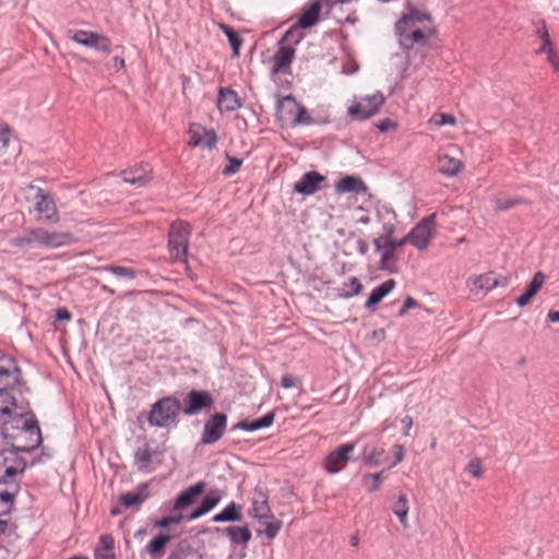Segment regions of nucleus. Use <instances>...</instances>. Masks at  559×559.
Returning a JSON list of instances; mask_svg holds the SVG:
<instances>
[{
  "label": "nucleus",
  "mask_w": 559,
  "mask_h": 559,
  "mask_svg": "<svg viewBox=\"0 0 559 559\" xmlns=\"http://www.w3.org/2000/svg\"><path fill=\"white\" fill-rule=\"evenodd\" d=\"M180 411L181 404L177 397L165 396L152 405L147 421L153 427L166 428L177 423Z\"/></svg>",
  "instance_id": "nucleus-1"
},
{
  "label": "nucleus",
  "mask_w": 559,
  "mask_h": 559,
  "mask_svg": "<svg viewBox=\"0 0 559 559\" xmlns=\"http://www.w3.org/2000/svg\"><path fill=\"white\" fill-rule=\"evenodd\" d=\"M191 226L182 221L171 223L168 233V250L173 261H187Z\"/></svg>",
  "instance_id": "nucleus-2"
},
{
  "label": "nucleus",
  "mask_w": 559,
  "mask_h": 559,
  "mask_svg": "<svg viewBox=\"0 0 559 559\" xmlns=\"http://www.w3.org/2000/svg\"><path fill=\"white\" fill-rule=\"evenodd\" d=\"M26 462L23 457L15 459L14 466H5L4 473L0 475V485H7L8 489L0 491V500L12 506L20 491V483L14 479L16 475L24 473Z\"/></svg>",
  "instance_id": "nucleus-3"
},
{
  "label": "nucleus",
  "mask_w": 559,
  "mask_h": 559,
  "mask_svg": "<svg viewBox=\"0 0 559 559\" xmlns=\"http://www.w3.org/2000/svg\"><path fill=\"white\" fill-rule=\"evenodd\" d=\"M385 102V96L381 92L360 97V99L348 107L347 114L355 120H366L377 115Z\"/></svg>",
  "instance_id": "nucleus-4"
},
{
  "label": "nucleus",
  "mask_w": 559,
  "mask_h": 559,
  "mask_svg": "<svg viewBox=\"0 0 559 559\" xmlns=\"http://www.w3.org/2000/svg\"><path fill=\"white\" fill-rule=\"evenodd\" d=\"M395 33L399 38L401 47L406 51L412 49L415 45L425 46L429 37L435 34V28L429 27L426 31L415 25H405L399 28V23L395 24Z\"/></svg>",
  "instance_id": "nucleus-5"
},
{
  "label": "nucleus",
  "mask_w": 559,
  "mask_h": 559,
  "mask_svg": "<svg viewBox=\"0 0 559 559\" xmlns=\"http://www.w3.org/2000/svg\"><path fill=\"white\" fill-rule=\"evenodd\" d=\"M227 415L222 412L212 414L204 423L200 443L211 445L222 439L227 429Z\"/></svg>",
  "instance_id": "nucleus-6"
},
{
  "label": "nucleus",
  "mask_w": 559,
  "mask_h": 559,
  "mask_svg": "<svg viewBox=\"0 0 559 559\" xmlns=\"http://www.w3.org/2000/svg\"><path fill=\"white\" fill-rule=\"evenodd\" d=\"M435 227L436 214L432 213L424 217L411 229V231L407 234L409 243H412L420 251L425 250L429 246V242L433 236Z\"/></svg>",
  "instance_id": "nucleus-7"
},
{
  "label": "nucleus",
  "mask_w": 559,
  "mask_h": 559,
  "mask_svg": "<svg viewBox=\"0 0 559 559\" xmlns=\"http://www.w3.org/2000/svg\"><path fill=\"white\" fill-rule=\"evenodd\" d=\"M34 245L45 248H58L70 245L74 241L73 234L69 231H48L44 228L31 229Z\"/></svg>",
  "instance_id": "nucleus-8"
},
{
  "label": "nucleus",
  "mask_w": 559,
  "mask_h": 559,
  "mask_svg": "<svg viewBox=\"0 0 559 559\" xmlns=\"http://www.w3.org/2000/svg\"><path fill=\"white\" fill-rule=\"evenodd\" d=\"M214 399L209 391L191 390L186 399L185 406L181 408L185 415L191 416L204 409L212 408Z\"/></svg>",
  "instance_id": "nucleus-9"
},
{
  "label": "nucleus",
  "mask_w": 559,
  "mask_h": 559,
  "mask_svg": "<svg viewBox=\"0 0 559 559\" xmlns=\"http://www.w3.org/2000/svg\"><path fill=\"white\" fill-rule=\"evenodd\" d=\"M21 369L15 359L0 350V390L12 388L19 382Z\"/></svg>",
  "instance_id": "nucleus-10"
},
{
  "label": "nucleus",
  "mask_w": 559,
  "mask_h": 559,
  "mask_svg": "<svg viewBox=\"0 0 559 559\" xmlns=\"http://www.w3.org/2000/svg\"><path fill=\"white\" fill-rule=\"evenodd\" d=\"M326 182V177L316 170L304 174L294 185V191L301 195H312L321 191Z\"/></svg>",
  "instance_id": "nucleus-11"
},
{
  "label": "nucleus",
  "mask_w": 559,
  "mask_h": 559,
  "mask_svg": "<svg viewBox=\"0 0 559 559\" xmlns=\"http://www.w3.org/2000/svg\"><path fill=\"white\" fill-rule=\"evenodd\" d=\"M23 421V431L29 436L32 443L24 445H15L14 449L17 452L31 453L43 442L41 431L38 425V420L33 412L26 413Z\"/></svg>",
  "instance_id": "nucleus-12"
},
{
  "label": "nucleus",
  "mask_w": 559,
  "mask_h": 559,
  "mask_svg": "<svg viewBox=\"0 0 559 559\" xmlns=\"http://www.w3.org/2000/svg\"><path fill=\"white\" fill-rule=\"evenodd\" d=\"M35 210L44 215V221L47 223H58L59 213L56 202L51 194L41 188H36L35 195Z\"/></svg>",
  "instance_id": "nucleus-13"
},
{
  "label": "nucleus",
  "mask_w": 559,
  "mask_h": 559,
  "mask_svg": "<svg viewBox=\"0 0 559 559\" xmlns=\"http://www.w3.org/2000/svg\"><path fill=\"white\" fill-rule=\"evenodd\" d=\"M249 514L258 521L269 520L273 518L269 504V491L260 486L255 487L252 493L251 508Z\"/></svg>",
  "instance_id": "nucleus-14"
},
{
  "label": "nucleus",
  "mask_w": 559,
  "mask_h": 559,
  "mask_svg": "<svg viewBox=\"0 0 559 559\" xmlns=\"http://www.w3.org/2000/svg\"><path fill=\"white\" fill-rule=\"evenodd\" d=\"M353 443H344L330 452L325 459V469L331 474L342 471L349 461V453L354 451Z\"/></svg>",
  "instance_id": "nucleus-15"
},
{
  "label": "nucleus",
  "mask_w": 559,
  "mask_h": 559,
  "mask_svg": "<svg viewBox=\"0 0 559 559\" xmlns=\"http://www.w3.org/2000/svg\"><path fill=\"white\" fill-rule=\"evenodd\" d=\"M205 490V483L198 481L197 484L189 486L183 491H181L176 498L173 509L177 511H181L192 506L195 502V499L202 495Z\"/></svg>",
  "instance_id": "nucleus-16"
},
{
  "label": "nucleus",
  "mask_w": 559,
  "mask_h": 559,
  "mask_svg": "<svg viewBox=\"0 0 559 559\" xmlns=\"http://www.w3.org/2000/svg\"><path fill=\"white\" fill-rule=\"evenodd\" d=\"M285 105H292V109L289 110L290 114H293L294 109L297 110L296 115L294 116L292 123L294 126L299 124H310L312 122V118L309 115L307 108L302 106L301 104L297 103L294 96L287 95L284 96L278 103L277 108L283 109Z\"/></svg>",
  "instance_id": "nucleus-17"
},
{
  "label": "nucleus",
  "mask_w": 559,
  "mask_h": 559,
  "mask_svg": "<svg viewBox=\"0 0 559 559\" xmlns=\"http://www.w3.org/2000/svg\"><path fill=\"white\" fill-rule=\"evenodd\" d=\"M152 168L148 164H141L134 168L127 169L121 173L124 182L143 187L151 181Z\"/></svg>",
  "instance_id": "nucleus-18"
},
{
  "label": "nucleus",
  "mask_w": 559,
  "mask_h": 559,
  "mask_svg": "<svg viewBox=\"0 0 559 559\" xmlns=\"http://www.w3.org/2000/svg\"><path fill=\"white\" fill-rule=\"evenodd\" d=\"M373 246L376 251L381 253L380 269L388 271L389 273H396L397 266L395 250L386 245L385 241L382 242V239H373Z\"/></svg>",
  "instance_id": "nucleus-19"
},
{
  "label": "nucleus",
  "mask_w": 559,
  "mask_h": 559,
  "mask_svg": "<svg viewBox=\"0 0 559 559\" xmlns=\"http://www.w3.org/2000/svg\"><path fill=\"white\" fill-rule=\"evenodd\" d=\"M295 57V48L292 45L281 46L273 57V73H285Z\"/></svg>",
  "instance_id": "nucleus-20"
},
{
  "label": "nucleus",
  "mask_w": 559,
  "mask_h": 559,
  "mask_svg": "<svg viewBox=\"0 0 559 559\" xmlns=\"http://www.w3.org/2000/svg\"><path fill=\"white\" fill-rule=\"evenodd\" d=\"M325 7L324 0H316L301 12L298 19V26L309 28L316 25L320 19L321 9Z\"/></svg>",
  "instance_id": "nucleus-21"
},
{
  "label": "nucleus",
  "mask_w": 559,
  "mask_h": 559,
  "mask_svg": "<svg viewBox=\"0 0 559 559\" xmlns=\"http://www.w3.org/2000/svg\"><path fill=\"white\" fill-rule=\"evenodd\" d=\"M338 193H366L368 188L358 176H345L335 186Z\"/></svg>",
  "instance_id": "nucleus-22"
},
{
  "label": "nucleus",
  "mask_w": 559,
  "mask_h": 559,
  "mask_svg": "<svg viewBox=\"0 0 559 559\" xmlns=\"http://www.w3.org/2000/svg\"><path fill=\"white\" fill-rule=\"evenodd\" d=\"M546 280V275L538 271L534 274L532 281L525 288V292L518 297L516 305L519 307H524L528 305L532 299L535 297V295L538 293V290L542 288L544 282Z\"/></svg>",
  "instance_id": "nucleus-23"
},
{
  "label": "nucleus",
  "mask_w": 559,
  "mask_h": 559,
  "mask_svg": "<svg viewBox=\"0 0 559 559\" xmlns=\"http://www.w3.org/2000/svg\"><path fill=\"white\" fill-rule=\"evenodd\" d=\"M150 496L147 484H140L135 491L122 493L119 501L124 508H132L141 506Z\"/></svg>",
  "instance_id": "nucleus-24"
},
{
  "label": "nucleus",
  "mask_w": 559,
  "mask_h": 559,
  "mask_svg": "<svg viewBox=\"0 0 559 559\" xmlns=\"http://www.w3.org/2000/svg\"><path fill=\"white\" fill-rule=\"evenodd\" d=\"M217 106L219 110L234 111L242 106L237 93L229 87H221L218 92Z\"/></svg>",
  "instance_id": "nucleus-25"
},
{
  "label": "nucleus",
  "mask_w": 559,
  "mask_h": 559,
  "mask_svg": "<svg viewBox=\"0 0 559 559\" xmlns=\"http://www.w3.org/2000/svg\"><path fill=\"white\" fill-rule=\"evenodd\" d=\"M156 453L148 442L138 448L134 452V463L140 472H152L153 456Z\"/></svg>",
  "instance_id": "nucleus-26"
},
{
  "label": "nucleus",
  "mask_w": 559,
  "mask_h": 559,
  "mask_svg": "<svg viewBox=\"0 0 559 559\" xmlns=\"http://www.w3.org/2000/svg\"><path fill=\"white\" fill-rule=\"evenodd\" d=\"M275 419V413L269 412L263 417L254 419V420H240L239 423L235 424L230 429L237 430L241 429L245 431H255L262 428L270 427Z\"/></svg>",
  "instance_id": "nucleus-27"
},
{
  "label": "nucleus",
  "mask_w": 559,
  "mask_h": 559,
  "mask_svg": "<svg viewBox=\"0 0 559 559\" xmlns=\"http://www.w3.org/2000/svg\"><path fill=\"white\" fill-rule=\"evenodd\" d=\"M395 287V281L393 278L386 280L379 286L374 287L366 300L365 307L369 310H373L374 307Z\"/></svg>",
  "instance_id": "nucleus-28"
},
{
  "label": "nucleus",
  "mask_w": 559,
  "mask_h": 559,
  "mask_svg": "<svg viewBox=\"0 0 559 559\" xmlns=\"http://www.w3.org/2000/svg\"><path fill=\"white\" fill-rule=\"evenodd\" d=\"M473 284L477 289L489 292L498 286L506 287L508 285V278H499L493 272H488L476 276Z\"/></svg>",
  "instance_id": "nucleus-29"
},
{
  "label": "nucleus",
  "mask_w": 559,
  "mask_h": 559,
  "mask_svg": "<svg viewBox=\"0 0 559 559\" xmlns=\"http://www.w3.org/2000/svg\"><path fill=\"white\" fill-rule=\"evenodd\" d=\"M241 510L242 506L237 504L236 502H230L219 513L215 514L212 518V521L215 523L240 522L242 521Z\"/></svg>",
  "instance_id": "nucleus-30"
},
{
  "label": "nucleus",
  "mask_w": 559,
  "mask_h": 559,
  "mask_svg": "<svg viewBox=\"0 0 559 559\" xmlns=\"http://www.w3.org/2000/svg\"><path fill=\"white\" fill-rule=\"evenodd\" d=\"M223 533L229 537L231 545L235 546H246L252 537L248 526H228L223 530Z\"/></svg>",
  "instance_id": "nucleus-31"
},
{
  "label": "nucleus",
  "mask_w": 559,
  "mask_h": 559,
  "mask_svg": "<svg viewBox=\"0 0 559 559\" xmlns=\"http://www.w3.org/2000/svg\"><path fill=\"white\" fill-rule=\"evenodd\" d=\"M462 166L463 164L460 159L450 157L449 155L440 156L438 160L439 171L447 177L456 176L461 171Z\"/></svg>",
  "instance_id": "nucleus-32"
},
{
  "label": "nucleus",
  "mask_w": 559,
  "mask_h": 559,
  "mask_svg": "<svg viewBox=\"0 0 559 559\" xmlns=\"http://www.w3.org/2000/svg\"><path fill=\"white\" fill-rule=\"evenodd\" d=\"M98 35V33L85 29L68 31V37L71 40L87 48H93Z\"/></svg>",
  "instance_id": "nucleus-33"
},
{
  "label": "nucleus",
  "mask_w": 559,
  "mask_h": 559,
  "mask_svg": "<svg viewBox=\"0 0 559 559\" xmlns=\"http://www.w3.org/2000/svg\"><path fill=\"white\" fill-rule=\"evenodd\" d=\"M262 528L258 530L259 535H264L269 540L274 539L282 528V521L277 520L274 515L269 520L259 521Z\"/></svg>",
  "instance_id": "nucleus-34"
},
{
  "label": "nucleus",
  "mask_w": 559,
  "mask_h": 559,
  "mask_svg": "<svg viewBox=\"0 0 559 559\" xmlns=\"http://www.w3.org/2000/svg\"><path fill=\"white\" fill-rule=\"evenodd\" d=\"M424 21L430 22V15L417 9H412L407 14L403 15L396 23H399V28H402L405 25L418 26V24L423 23Z\"/></svg>",
  "instance_id": "nucleus-35"
},
{
  "label": "nucleus",
  "mask_w": 559,
  "mask_h": 559,
  "mask_svg": "<svg viewBox=\"0 0 559 559\" xmlns=\"http://www.w3.org/2000/svg\"><path fill=\"white\" fill-rule=\"evenodd\" d=\"M392 511L399 518L401 525L407 528L408 500L406 495L401 493L399 496V499L392 504Z\"/></svg>",
  "instance_id": "nucleus-36"
},
{
  "label": "nucleus",
  "mask_w": 559,
  "mask_h": 559,
  "mask_svg": "<svg viewBox=\"0 0 559 559\" xmlns=\"http://www.w3.org/2000/svg\"><path fill=\"white\" fill-rule=\"evenodd\" d=\"M219 28L228 38V41L233 48V57H239L240 48L243 43L242 37L227 24H219Z\"/></svg>",
  "instance_id": "nucleus-37"
},
{
  "label": "nucleus",
  "mask_w": 559,
  "mask_h": 559,
  "mask_svg": "<svg viewBox=\"0 0 559 559\" xmlns=\"http://www.w3.org/2000/svg\"><path fill=\"white\" fill-rule=\"evenodd\" d=\"M102 270L105 272H109V273L116 275L117 277H122L126 280H134L138 277V275L140 273L139 271H136L132 267H127V266H121V265H116V264L105 265L102 267Z\"/></svg>",
  "instance_id": "nucleus-38"
},
{
  "label": "nucleus",
  "mask_w": 559,
  "mask_h": 559,
  "mask_svg": "<svg viewBox=\"0 0 559 559\" xmlns=\"http://www.w3.org/2000/svg\"><path fill=\"white\" fill-rule=\"evenodd\" d=\"M169 540L170 536L159 534L150 542V544L146 547V550L151 556H158L164 551Z\"/></svg>",
  "instance_id": "nucleus-39"
},
{
  "label": "nucleus",
  "mask_w": 559,
  "mask_h": 559,
  "mask_svg": "<svg viewBox=\"0 0 559 559\" xmlns=\"http://www.w3.org/2000/svg\"><path fill=\"white\" fill-rule=\"evenodd\" d=\"M223 498V492L222 490L217 489V488H212L210 489L206 495L203 497L202 501H201V506L207 511L210 512L212 509H214L218 503L219 501L222 500Z\"/></svg>",
  "instance_id": "nucleus-40"
},
{
  "label": "nucleus",
  "mask_w": 559,
  "mask_h": 559,
  "mask_svg": "<svg viewBox=\"0 0 559 559\" xmlns=\"http://www.w3.org/2000/svg\"><path fill=\"white\" fill-rule=\"evenodd\" d=\"M528 204V201L523 198H512V199H496L495 200V209L496 211H509L518 205Z\"/></svg>",
  "instance_id": "nucleus-41"
},
{
  "label": "nucleus",
  "mask_w": 559,
  "mask_h": 559,
  "mask_svg": "<svg viewBox=\"0 0 559 559\" xmlns=\"http://www.w3.org/2000/svg\"><path fill=\"white\" fill-rule=\"evenodd\" d=\"M302 27L298 26V23L294 24L289 29H287L282 38V41H286L287 45H297L304 38V34L301 33Z\"/></svg>",
  "instance_id": "nucleus-42"
},
{
  "label": "nucleus",
  "mask_w": 559,
  "mask_h": 559,
  "mask_svg": "<svg viewBox=\"0 0 559 559\" xmlns=\"http://www.w3.org/2000/svg\"><path fill=\"white\" fill-rule=\"evenodd\" d=\"M382 454V449L373 448L370 451H368L367 447H365L362 461L366 465L378 466L381 463Z\"/></svg>",
  "instance_id": "nucleus-43"
},
{
  "label": "nucleus",
  "mask_w": 559,
  "mask_h": 559,
  "mask_svg": "<svg viewBox=\"0 0 559 559\" xmlns=\"http://www.w3.org/2000/svg\"><path fill=\"white\" fill-rule=\"evenodd\" d=\"M381 479L382 472H379L374 474L365 475L362 481L369 492H374L380 488Z\"/></svg>",
  "instance_id": "nucleus-44"
},
{
  "label": "nucleus",
  "mask_w": 559,
  "mask_h": 559,
  "mask_svg": "<svg viewBox=\"0 0 559 559\" xmlns=\"http://www.w3.org/2000/svg\"><path fill=\"white\" fill-rule=\"evenodd\" d=\"M349 290H346V292H341L338 295L343 298H350V297H354L356 295H358L361 289H362V284L359 282V280L355 276H352L349 278Z\"/></svg>",
  "instance_id": "nucleus-45"
},
{
  "label": "nucleus",
  "mask_w": 559,
  "mask_h": 559,
  "mask_svg": "<svg viewBox=\"0 0 559 559\" xmlns=\"http://www.w3.org/2000/svg\"><path fill=\"white\" fill-rule=\"evenodd\" d=\"M466 471L471 474L472 477L480 478L484 472L481 460L479 457L472 459L466 466Z\"/></svg>",
  "instance_id": "nucleus-46"
},
{
  "label": "nucleus",
  "mask_w": 559,
  "mask_h": 559,
  "mask_svg": "<svg viewBox=\"0 0 559 559\" xmlns=\"http://www.w3.org/2000/svg\"><path fill=\"white\" fill-rule=\"evenodd\" d=\"M93 49L109 55L111 52V40L107 36L99 34Z\"/></svg>",
  "instance_id": "nucleus-47"
},
{
  "label": "nucleus",
  "mask_w": 559,
  "mask_h": 559,
  "mask_svg": "<svg viewBox=\"0 0 559 559\" xmlns=\"http://www.w3.org/2000/svg\"><path fill=\"white\" fill-rule=\"evenodd\" d=\"M241 165H242V159L228 156V165H226L223 168L222 173L224 176L234 175L240 169Z\"/></svg>",
  "instance_id": "nucleus-48"
},
{
  "label": "nucleus",
  "mask_w": 559,
  "mask_h": 559,
  "mask_svg": "<svg viewBox=\"0 0 559 559\" xmlns=\"http://www.w3.org/2000/svg\"><path fill=\"white\" fill-rule=\"evenodd\" d=\"M183 520L181 514L168 515L156 521L155 526L159 528H167L169 525L179 524Z\"/></svg>",
  "instance_id": "nucleus-49"
},
{
  "label": "nucleus",
  "mask_w": 559,
  "mask_h": 559,
  "mask_svg": "<svg viewBox=\"0 0 559 559\" xmlns=\"http://www.w3.org/2000/svg\"><path fill=\"white\" fill-rule=\"evenodd\" d=\"M431 122L435 123L437 127H441L444 124L454 126L456 123V120L452 115L441 112V114L435 115L431 118Z\"/></svg>",
  "instance_id": "nucleus-50"
},
{
  "label": "nucleus",
  "mask_w": 559,
  "mask_h": 559,
  "mask_svg": "<svg viewBox=\"0 0 559 559\" xmlns=\"http://www.w3.org/2000/svg\"><path fill=\"white\" fill-rule=\"evenodd\" d=\"M10 242L13 247H17V248L33 246L34 240H33V236L31 235V229L27 230L26 235H24L22 237H15V238L11 239Z\"/></svg>",
  "instance_id": "nucleus-51"
},
{
  "label": "nucleus",
  "mask_w": 559,
  "mask_h": 559,
  "mask_svg": "<svg viewBox=\"0 0 559 559\" xmlns=\"http://www.w3.org/2000/svg\"><path fill=\"white\" fill-rule=\"evenodd\" d=\"M115 540L114 537L109 534H104L99 537L98 545L96 549H102L105 551H114Z\"/></svg>",
  "instance_id": "nucleus-52"
},
{
  "label": "nucleus",
  "mask_w": 559,
  "mask_h": 559,
  "mask_svg": "<svg viewBox=\"0 0 559 559\" xmlns=\"http://www.w3.org/2000/svg\"><path fill=\"white\" fill-rule=\"evenodd\" d=\"M202 146H206L209 148H213L216 145L217 136L214 130L202 129Z\"/></svg>",
  "instance_id": "nucleus-53"
},
{
  "label": "nucleus",
  "mask_w": 559,
  "mask_h": 559,
  "mask_svg": "<svg viewBox=\"0 0 559 559\" xmlns=\"http://www.w3.org/2000/svg\"><path fill=\"white\" fill-rule=\"evenodd\" d=\"M190 551L191 548L189 546L185 547L180 544L174 551L170 552L168 559H186Z\"/></svg>",
  "instance_id": "nucleus-54"
},
{
  "label": "nucleus",
  "mask_w": 559,
  "mask_h": 559,
  "mask_svg": "<svg viewBox=\"0 0 559 559\" xmlns=\"http://www.w3.org/2000/svg\"><path fill=\"white\" fill-rule=\"evenodd\" d=\"M10 140V129L7 124H0V152L3 151Z\"/></svg>",
  "instance_id": "nucleus-55"
},
{
  "label": "nucleus",
  "mask_w": 559,
  "mask_h": 559,
  "mask_svg": "<svg viewBox=\"0 0 559 559\" xmlns=\"http://www.w3.org/2000/svg\"><path fill=\"white\" fill-rule=\"evenodd\" d=\"M536 34L540 37L542 41H545V44H550V36L546 27L545 21L539 22V26L536 29Z\"/></svg>",
  "instance_id": "nucleus-56"
},
{
  "label": "nucleus",
  "mask_w": 559,
  "mask_h": 559,
  "mask_svg": "<svg viewBox=\"0 0 559 559\" xmlns=\"http://www.w3.org/2000/svg\"><path fill=\"white\" fill-rule=\"evenodd\" d=\"M299 383V380L292 374H284L281 379V385L284 389H292Z\"/></svg>",
  "instance_id": "nucleus-57"
},
{
  "label": "nucleus",
  "mask_w": 559,
  "mask_h": 559,
  "mask_svg": "<svg viewBox=\"0 0 559 559\" xmlns=\"http://www.w3.org/2000/svg\"><path fill=\"white\" fill-rule=\"evenodd\" d=\"M385 243L389 245L392 249L396 250L400 247H403L406 243H409L408 235L403 237L402 239L388 238Z\"/></svg>",
  "instance_id": "nucleus-58"
},
{
  "label": "nucleus",
  "mask_w": 559,
  "mask_h": 559,
  "mask_svg": "<svg viewBox=\"0 0 559 559\" xmlns=\"http://www.w3.org/2000/svg\"><path fill=\"white\" fill-rule=\"evenodd\" d=\"M393 450H394V462L392 463L391 466L397 465L404 459V448H403V445L394 444L393 445Z\"/></svg>",
  "instance_id": "nucleus-59"
},
{
  "label": "nucleus",
  "mask_w": 559,
  "mask_h": 559,
  "mask_svg": "<svg viewBox=\"0 0 559 559\" xmlns=\"http://www.w3.org/2000/svg\"><path fill=\"white\" fill-rule=\"evenodd\" d=\"M191 136L189 141V145L191 146H201L203 144L202 133L198 130H191Z\"/></svg>",
  "instance_id": "nucleus-60"
},
{
  "label": "nucleus",
  "mask_w": 559,
  "mask_h": 559,
  "mask_svg": "<svg viewBox=\"0 0 559 559\" xmlns=\"http://www.w3.org/2000/svg\"><path fill=\"white\" fill-rule=\"evenodd\" d=\"M396 127V123L394 121H392L391 119L386 118L382 121H380L378 124H377V128L381 131V132H386L391 129H394Z\"/></svg>",
  "instance_id": "nucleus-61"
},
{
  "label": "nucleus",
  "mask_w": 559,
  "mask_h": 559,
  "mask_svg": "<svg viewBox=\"0 0 559 559\" xmlns=\"http://www.w3.org/2000/svg\"><path fill=\"white\" fill-rule=\"evenodd\" d=\"M71 313L66 308H59L56 311L55 318L57 321H69L71 319Z\"/></svg>",
  "instance_id": "nucleus-62"
},
{
  "label": "nucleus",
  "mask_w": 559,
  "mask_h": 559,
  "mask_svg": "<svg viewBox=\"0 0 559 559\" xmlns=\"http://www.w3.org/2000/svg\"><path fill=\"white\" fill-rule=\"evenodd\" d=\"M547 59L554 66L555 70H559V58L552 48L547 51Z\"/></svg>",
  "instance_id": "nucleus-63"
},
{
  "label": "nucleus",
  "mask_w": 559,
  "mask_h": 559,
  "mask_svg": "<svg viewBox=\"0 0 559 559\" xmlns=\"http://www.w3.org/2000/svg\"><path fill=\"white\" fill-rule=\"evenodd\" d=\"M94 559H116L114 551H105L102 549H95V558Z\"/></svg>",
  "instance_id": "nucleus-64"
}]
</instances>
